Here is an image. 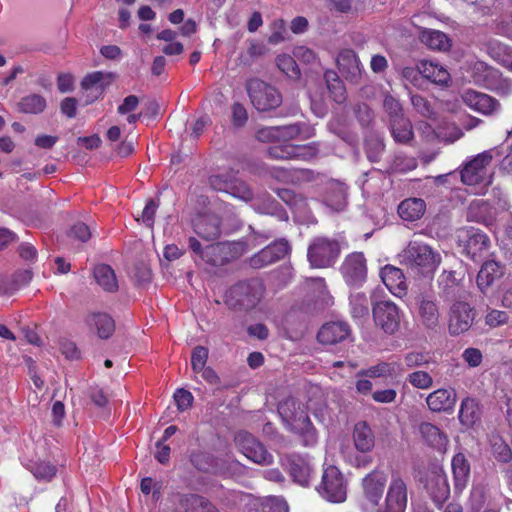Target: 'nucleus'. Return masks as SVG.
Returning <instances> with one entry per match:
<instances>
[{
    "label": "nucleus",
    "instance_id": "obj_47",
    "mask_svg": "<svg viewBox=\"0 0 512 512\" xmlns=\"http://www.w3.org/2000/svg\"><path fill=\"white\" fill-rule=\"evenodd\" d=\"M276 193L294 211L302 213L307 209V200L302 194L285 188L277 189Z\"/></svg>",
    "mask_w": 512,
    "mask_h": 512
},
{
    "label": "nucleus",
    "instance_id": "obj_19",
    "mask_svg": "<svg viewBox=\"0 0 512 512\" xmlns=\"http://www.w3.org/2000/svg\"><path fill=\"white\" fill-rule=\"evenodd\" d=\"M505 274V266L495 260L484 261L476 277V284L483 295H487L496 281Z\"/></svg>",
    "mask_w": 512,
    "mask_h": 512
},
{
    "label": "nucleus",
    "instance_id": "obj_12",
    "mask_svg": "<svg viewBox=\"0 0 512 512\" xmlns=\"http://www.w3.org/2000/svg\"><path fill=\"white\" fill-rule=\"evenodd\" d=\"M235 443L239 450L251 461L261 465H269L273 462L272 454L251 433L239 431L235 435Z\"/></svg>",
    "mask_w": 512,
    "mask_h": 512
},
{
    "label": "nucleus",
    "instance_id": "obj_62",
    "mask_svg": "<svg viewBox=\"0 0 512 512\" xmlns=\"http://www.w3.org/2000/svg\"><path fill=\"white\" fill-rule=\"evenodd\" d=\"M488 204L482 200L473 201L468 208L467 217L470 220L484 222L485 216L482 213L487 212Z\"/></svg>",
    "mask_w": 512,
    "mask_h": 512
},
{
    "label": "nucleus",
    "instance_id": "obj_43",
    "mask_svg": "<svg viewBox=\"0 0 512 512\" xmlns=\"http://www.w3.org/2000/svg\"><path fill=\"white\" fill-rule=\"evenodd\" d=\"M489 443L491 452L498 462L508 464L512 461V450L501 435L492 433L489 437Z\"/></svg>",
    "mask_w": 512,
    "mask_h": 512
},
{
    "label": "nucleus",
    "instance_id": "obj_61",
    "mask_svg": "<svg viewBox=\"0 0 512 512\" xmlns=\"http://www.w3.org/2000/svg\"><path fill=\"white\" fill-rule=\"evenodd\" d=\"M68 236L71 239L80 241V242H87L91 236L92 233L90 231V228L87 224L83 222H77L75 223L69 230Z\"/></svg>",
    "mask_w": 512,
    "mask_h": 512
},
{
    "label": "nucleus",
    "instance_id": "obj_48",
    "mask_svg": "<svg viewBox=\"0 0 512 512\" xmlns=\"http://www.w3.org/2000/svg\"><path fill=\"white\" fill-rule=\"evenodd\" d=\"M488 51L491 57L501 65L505 66L507 63H511L512 47L499 41H491L488 45Z\"/></svg>",
    "mask_w": 512,
    "mask_h": 512
},
{
    "label": "nucleus",
    "instance_id": "obj_34",
    "mask_svg": "<svg viewBox=\"0 0 512 512\" xmlns=\"http://www.w3.org/2000/svg\"><path fill=\"white\" fill-rule=\"evenodd\" d=\"M289 473L293 480L302 486L309 485L311 467L309 463L300 456L293 455L288 459Z\"/></svg>",
    "mask_w": 512,
    "mask_h": 512
},
{
    "label": "nucleus",
    "instance_id": "obj_40",
    "mask_svg": "<svg viewBox=\"0 0 512 512\" xmlns=\"http://www.w3.org/2000/svg\"><path fill=\"white\" fill-rule=\"evenodd\" d=\"M458 417L463 426L466 428L473 427L481 417L478 403L472 398H465L461 403Z\"/></svg>",
    "mask_w": 512,
    "mask_h": 512
},
{
    "label": "nucleus",
    "instance_id": "obj_22",
    "mask_svg": "<svg viewBox=\"0 0 512 512\" xmlns=\"http://www.w3.org/2000/svg\"><path fill=\"white\" fill-rule=\"evenodd\" d=\"M193 227L195 233L206 241L217 240L221 235V219L215 214L198 215Z\"/></svg>",
    "mask_w": 512,
    "mask_h": 512
},
{
    "label": "nucleus",
    "instance_id": "obj_42",
    "mask_svg": "<svg viewBox=\"0 0 512 512\" xmlns=\"http://www.w3.org/2000/svg\"><path fill=\"white\" fill-rule=\"evenodd\" d=\"M420 40L433 50L447 51L451 47L449 37L438 30H424L420 35Z\"/></svg>",
    "mask_w": 512,
    "mask_h": 512
},
{
    "label": "nucleus",
    "instance_id": "obj_38",
    "mask_svg": "<svg viewBox=\"0 0 512 512\" xmlns=\"http://www.w3.org/2000/svg\"><path fill=\"white\" fill-rule=\"evenodd\" d=\"M452 471L455 481V489L462 490L470 476V464L464 454L458 453L452 459Z\"/></svg>",
    "mask_w": 512,
    "mask_h": 512
},
{
    "label": "nucleus",
    "instance_id": "obj_56",
    "mask_svg": "<svg viewBox=\"0 0 512 512\" xmlns=\"http://www.w3.org/2000/svg\"><path fill=\"white\" fill-rule=\"evenodd\" d=\"M402 79L412 84L415 87H420L424 81V74L422 73V62L416 66H407L401 70Z\"/></svg>",
    "mask_w": 512,
    "mask_h": 512
},
{
    "label": "nucleus",
    "instance_id": "obj_21",
    "mask_svg": "<svg viewBox=\"0 0 512 512\" xmlns=\"http://www.w3.org/2000/svg\"><path fill=\"white\" fill-rule=\"evenodd\" d=\"M337 65L344 77L352 82L359 83L362 77L363 67L356 53L352 49L342 50L337 57Z\"/></svg>",
    "mask_w": 512,
    "mask_h": 512
},
{
    "label": "nucleus",
    "instance_id": "obj_45",
    "mask_svg": "<svg viewBox=\"0 0 512 512\" xmlns=\"http://www.w3.org/2000/svg\"><path fill=\"white\" fill-rule=\"evenodd\" d=\"M385 144L383 136L377 132L370 131L365 136V151L371 162H378L384 151Z\"/></svg>",
    "mask_w": 512,
    "mask_h": 512
},
{
    "label": "nucleus",
    "instance_id": "obj_13",
    "mask_svg": "<svg viewBox=\"0 0 512 512\" xmlns=\"http://www.w3.org/2000/svg\"><path fill=\"white\" fill-rule=\"evenodd\" d=\"M347 285L359 288L367 278L366 258L362 252H353L347 255L340 268Z\"/></svg>",
    "mask_w": 512,
    "mask_h": 512
},
{
    "label": "nucleus",
    "instance_id": "obj_6",
    "mask_svg": "<svg viewBox=\"0 0 512 512\" xmlns=\"http://www.w3.org/2000/svg\"><path fill=\"white\" fill-rule=\"evenodd\" d=\"M477 315V310L471 303L464 300L453 301L447 312L449 334L459 336L469 332Z\"/></svg>",
    "mask_w": 512,
    "mask_h": 512
},
{
    "label": "nucleus",
    "instance_id": "obj_5",
    "mask_svg": "<svg viewBox=\"0 0 512 512\" xmlns=\"http://www.w3.org/2000/svg\"><path fill=\"white\" fill-rule=\"evenodd\" d=\"M245 87L252 105L258 111H271L282 104L281 93L259 78L248 79Z\"/></svg>",
    "mask_w": 512,
    "mask_h": 512
},
{
    "label": "nucleus",
    "instance_id": "obj_41",
    "mask_svg": "<svg viewBox=\"0 0 512 512\" xmlns=\"http://www.w3.org/2000/svg\"><path fill=\"white\" fill-rule=\"evenodd\" d=\"M422 73L424 79L441 86H447L451 80L447 69L434 62L422 61Z\"/></svg>",
    "mask_w": 512,
    "mask_h": 512
},
{
    "label": "nucleus",
    "instance_id": "obj_14",
    "mask_svg": "<svg viewBox=\"0 0 512 512\" xmlns=\"http://www.w3.org/2000/svg\"><path fill=\"white\" fill-rule=\"evenodd\" d=\"M493 150L484 151L466 162L461 170V181L466 185H477L485 182L487 167L493 159Z\"/></svg>",
    "mask_w": 512,
    "mask_h": 512
},
{
    "label": "nucleus",
    "instance_id": "obj_8",
    "mask_svg": "<svg viewBox=\"0 0 512 512\" xmlns=\"http://www.w3.org/2000/svg\"><path fill=\"white\" fill-rule=\"evenodd\" d=\"M208 183L213 190L226 192L245 202H249L253 199V192L250 187L239 179L237 172L232 169L210 175Z\"/></svg>",
    "mask_w": 512,
    "mask_h": 512
},
{
    "label": "nucleus",
    "instance_id": "obj_18",
    "mask_svg": "<svg viewBox=\"0 0 512 512\" xmlns=\"http://www.w3.org/2000/svg\"><path fill=\"white\" fill-rule=\"evenodd\" d=\"M416 301L419 321L426 329L435 330L439 326L441 316L437 300L422 294Z\"/></svg>",
    "mask_w": 512,
    "mask_h": 512
},
{
    "label": "nucleus",
    "instance_id": "obj_53",
    "mask_svg": "<svg viewBox=\"0 0 512 512\" xmlns=\"http://www.w3.org/2000/svg\"><path fill=\"white\" fill-rule=\"evenodd\" d=\"M411 104L413 108L419 113L422 117L425 118H434L435 110L432 104L423 96L419 94H411L410 96Z\"/></svg>",
    "mask_w": 512,
    "mask_h": 512
},
{
    "label": "nucleus",
    "instance_id": "obj_23",
    "mask_svg": "<svg viewBox=\"0 0 512 512\" xmlns=\"http://www.w3.org/2000/svg\"><path fill=\"white\" fill-rule=\"evenodd\" d=\"M426 487L435 505L438 508L442 507L450 495L447 476L442 471H433Z\"/></svg>",
    "mask_w": 512,
    "mask_h": 512
},
{
    "label": "nucleus",
    "instance_id": "obj_39",
    "mask_svg": "<svg viewBox=\"0 0 512 512\" xmlns=\"http://www.w3.org/2000/svg\"><path fill=\"white\" fill-rule=\"evenodd\" d=\"M390 131L395 142L409 144L414 139L412 123L407 117H402L389 123Z\"/></svg>",
    "mask_w": 512,
    "mask_h": 512
},
{
    "label": "nucleus",
    "instance_id": "obj_57",
    "mask_svg": "<svg viewBox=\"0 0 512 512\" xmlns=\"http://www.w3.org/2000/svg\"><path fill=\"white\" fill-rule=\"evenodd\" d=\"M278 68L285 73L289 78H298L300 76V70L295 60L288 55L278 56L276 59Z\"/></svg>",
    "mask_w": 512,
    "mask_h": 512
},
{
    "label": "nucleus",
    "instance_id": "obj_49",
    "mask_svg": "<svg viewBox=\"0 0 512 512\" xmlns=\"http://www.w3.org/2000/svg\"><path fill=\"white\" fill-rule=\"evenodd\" d=\"M383 109L389 117V123L405 117L400 101L391 94L384 95Z\"/></svg>",
    "mask_w": 512,
    "mask_h": 512
},
{
    "label": "nucleus",
    "instance_id": "obj_52",
    "mask_svg": "<svg viewBox=\"0 0 512 512\" xmlns=\"http://www.w3.org/2000/svg\"><path fill=\"white\" fill-rule=\"evenodd\" d=\"M431 362L433 360L429 353L411 351L404 355V364L409 369L427 367Z\"/></svg>",
    "mask_w": 512,
    "mask_h": 512
},
{
    "label": "nucleus",
    "instance_id": "obj_60",
    "mask_svg": "<svg viewBox=\"0 0 512 512\" xmlns=\"http://www.w3.org/2000/svg\"><path fill=\"white\" fill-rule=\"evenodd\" d=\"M277 127L279 130V140L287 141L302 134L307 126L304 123H293Z\"/></svg>",
    "mask_w": 512,
    "mask_h": 512
},
{
    "label": "nucleus",
    "instance_id": "obj_28",
    "mask_svg": "<svg viewBox=\"0 0 512 512\" xmlns=\"http://www.w3.org/2000/svg\"><path fill=\"white\" fill-rule=\"evenodd\" d=\"M426 403L433 412H448L456 404V393L453 390L437 389L428 395Z\"/></svg>",
    "mask_w": 512,
    "mask_h": 512
},
{
    "label": "nucleus",
    "instance_id": "obj_33",
    "mask_svg": "<svg viewBox=\"0 0 512 512\" xmlns=\"http://www.w3.org/2000/svg\"><path fill=\"white\" fill-rule=\"evenodd\" d=\"M353 440L356 449L360 452L367 453L373 449L375 438L367 422L361 421L354 426Z\"/></svg>",
    "mask_w": 512,
    "mask_h": 512
},
{
    "label": "nucleus",
    "instance_id": "obj_3",
    "mask_svg": "<svg viewBox=\"0 0 512 512\" xmlns=\"http://www.w3.org/2000/svg\"><path fill=\"white\" fill-rule=\"evenodd\" d=\"M264 290V285L258 278L240 281L226 291L224 302L229 309L248 311L257 306Z\"/></svg>",
    "mask_w": 512,
    "mask_h": 512
},
{
    "label": "nucleus",
    "instance_id": "obj_64",
    "mask_svg": "<svg viewBox=\"0 0 512 512\" xmlns=\"http://www.w3.org/2000/svg\"><path fill=\"white\" fill-rule=\"evenodd\" d=\"M354 112L357 120L363 127H368L374 120V112L367 104L356 105Z\"/></svg>",
    "mask_w": 512,
    "mask_h": 512
},
{
    "label": "nucleus",
    "instance_id": "obj_16",
    "mask_svg": "<svg viewBox=\"0 0 512 512\" xmlns=\"http://www.w3.org/2000/svg\"><path fill=\"white\" fill-rule=\"evenodd\" d=\"M316 146L312 144L308 145H293L290 143H284L280 145L270 146L267 149L268 155L272 159L277 160H289V159H301L309 160L317 154Z\"/></svg>",
    "mask_w": 512,
    "mask_h": 512
},
{
    "label": "nucleus",
    "instance_id": "obj_26",
    "mask_svg": "<svg viewBox=\"0 0 512 512\" xmlns=\"http://www.w3.org/2000/svg\"><path fill=\"white\" fill-rule=\"evenodd\" d=\"M85 322L91 330L96 331L101 339L110 338L115 331V321L107 313H90L87 315Z\"/></svg>",
    "mask_w": 512,
    "mask_h": 512
},
{
    "label": "nucleus",
    "instance_id": "obj_36",
    "mask_svg": "<svg viewBox=\"0 0 512 512\" xmlns=\"http://www.w3.org/2000/svg\"><path fill=\"white\" fill-rule=\"evenodd\" d=\"M94 279L106 292L113 293L118 290L116 275L111 266L99 264L93 270Z\"/></svg>",
    "mask_w": 512,
    "mask_h": 512
},
{
    "label": "nucleus",
    "instance_id": "obj_44",
    "mask_svg": "<svg viewBox=\"0 0 512 512\" xmlns=\"http://www.w3.org/2000/svg\"><path fill=\"white\" fill-rule=\"evenodd\" d=\"M324 79L333 100L337 103H343L346 100V89L339 75L333 70H327Z\"/></svg>",
    "mask_w": 512,
    "mask_h": 512
},
{
    "label": "nucleus",
    "instance_id": "obj_58",
    "mask_svg": "<svg viewBox=\"0 0 512 512\" xmlns=\"http://www.w3.org/2000/svg\"><path fill=\"white\" fill-rule=\"evenodd\" d=\"M263 512H289V507L284 498L270 496L262 502Z\"/></svg>",
    "mask_w": 512,
    "mask_h": 512
},
{
    "label": "nucleus",
    "instance_id": "obj_7",
    "mask_svg": "<svg viewBox=\"0 0 512 512\" xmlns=\"http://www.w3.org/2000/svg\"><path fill=\"white\" fill-rule=\"evenodd\" d=\"M458 245L461 253L474 262H480L489 254L490 238L479 229L470 227L458 235Z\"/></svg>",
    "mask_w": 512,
    "mask_h": 512
},
{
    "label": "nucleus",
    "instance_id": "obj_17",
    "mask_svg": "<svg viewBox=\"0 0 512 512\" xmlns=\"http://www.w3.org/2000/svg\"><path fill=\"white\" fill-rule=\"evenodd\" d=\"M461 99L469 108L483 115H492L500 109L497 99L475 90H465L461 94Z\"/></svg>",
    "mask_w": 512,
    "mask_h": 512
},
{
    "label": "nucleus",
    "instance_id": "obj_11",
    "mask_svg": "<svg viewBox=\"0 0 512 512\" xmlns=\"http://www.w3.org/2000/svg\"><path fill=\"white\" fill-rule=\"evenodd\" d=\"M375 324L386 334H394L400 327L401 311L391 300L377 301L372 306Z\"/></svg>",
    "mask_w": 512,
    "mask_h": 512
},
{
    "label": "nucleus",
    "instance_id": "obj_25",
    "mask_svg": "<svg viewBox=\"0 0 512 512\" xmlns=\"http://www.w3.org/2000/svg\"><path fill=\"white\" fill-rule=\"evenodd\" d=\"M380 276L385 286L394 295L401 297L406 294V279L400 268L392 265H386L381 269Z\"/></svg>",
    "mask_w": 512,
    "mask_h": 512
},
{
    "label": "nucleus",
    "instance_id": "obj_55",
    "mask_svg": "<svg viewBox=\"0 0 512 512\" xmlns=\"http://www.w3.org/2000/svg\"><path fill=\"white\" fill-rule=\"evenodd\" d=\"M251 201H253L254 209L263 214L273 215L279 209V203L269 195H264L263 199L253 197Z\"/></svg>",
    "mask_w": 512,
    "mask_h": 512
},
{
    "label": "nucleus",
    "instance_id": "obj_29",
    "mask_svg": "<svg viewBox=\"0 0 512 512\" xmlns=\"http://www.w3.org/2000/svg\"><path fill=\"white\" fill-rule=\"evenodd\" d=\"M178 503L184 512H219L207 498L198 494H177Z\"/></svg>",
    "mask_w": 512,
    "mask_h": 512
},
{
    "label": "nucleus",
    "instance_id": "obj_10",
    "mask_svg": "<svg viewBox=\"0 0 512 512\" xmlns=\"http://www.w3.org/2000/svg\"><path fill=\"white\" fill-rule=\"evenodd\" d=\"M473 81L494 91L498 95L508 96L512 93V82L507 78H503L501 73L484 63H476L473 68Z\"/></svg>",
    "mask_w": 512,
    "mask_h": 512
},
{
    "label": "nucleus",
    "instance_id": "obj_27",
    "mask_svg": "<svg viewBox=\"0 0 512 512\" xmlns=\"http://www.w3.org/2000/svg\"><path fill=\"white\" fill-rule=\"evenodd\" d=\"M439 296L443 301H458L461 293L460 281L454 271H443L438 278Z\"/></svg>",
    "mask_w": 512,
    "mask_h": 512
},
{
    "label": "nucleus",
    "instance_id": "obj_24",
    "mask_svg": "<svg viewBox=\"0 0 512 512\" xmlns=\"http://www.w3.org/2000/svg\"><path fill=\"white\" fill-rule=\"evenodd\" d=\"M115 75L111 72L95 71L87 74L81 81V87L83 90H93V97L86 100V104L92 103L98 97H100L104 89L109 86Z\"/></svg>",
    "mask_w": 512,
    "mask_h": 512
},
{
    "label": "nucleus",
    "instance_id": "obj_50",
    "mask_svg": "<svg viewBox=\"0 0 512 512\" xmlns=\"http://www.w3.org/2000/svg\"><path fill=\"white\" fill-rule=\"evenodd\" d=\"M29 469L37 479L45 481H50L57 472V468L53 464L46 461L33 462L29 466Z\"/></svg>",
    "mask_w": 512,
    "mask_h": 512
},
{
    "label": "nucleus",
    "instance_id": "obj_4",
    "mask_svg": "<svg viewBox=\"0 0 512 512\" xmlns=\"http://www.w3.org/2000/svg\"><path fill=\"white\" fill-rule=\"evenodd\" d=\"M346 246L343 239L316 237L308 247L307 257L312 267L328 268L336 263L341 249Z\"/></svg>",
    "mask_w": 512,
    "mask_h": 512
},
{
    "label": "nucleus",
    "instance_id": "obj_1",
    "mask_svg": "<svg viewBox=\"0 0 512 512\" xmlns=\"http://www.w3.org/2000/svg\"><path fill=\"white\" fill-rule=\"evenodd\" d=\"M386 483L387 476L383 471L373 470L367 474L362 480L365 499L378 506L376 512H405L408 502L406 480L398 472H393L384 502L380 504Z\"/></svg>",
    "mask_w": 512,
    "mask_h": 512
},
{
    "label": "nucleus",
    "instance_id": "obj_2",
    "mask_svg": "<svg viewBox=\"0 0 512 512\" xmlns=\"http://www.w3.org/2000/svg\"><path fill=\"white\" fill-rule=\"evenodd\" d=\"M401 263L425 277L434 274L441 263V255L430 245L412 240L401 253Z\"/></svg>",
    "mask_w": 512,
    "mask_h": 512
},
{
    "label": "nucleus",
    "instance_id": "obj_31",
    "mask_svg": "<svg viewBox=\"0 0 512 512\" xmlns=\"http://www.w3.org/2000/svg\"><path fill=\"white\" fill-rule=\"evenodd\" d=\"M231 258V244L228 242H217L205 246L202 260L213 266H222Z\"/></svg>",
    "mask_w": 512,
    "mask_h": 512
},
{
    "label": "nucleus",
    "instance_id": "obj_15",
    "mask_svg": "<svg viewBox=\"0 0 512 512\" xmlns=\"http://www.w3.org/2000/svg\"><path fill=\"white\" fill-rule=\"evenodd\" d=\"M289 251L290 245L287 240L274 241L250 258V266L254 269H260L283 259Z\"/></svg>",
    "mask_w": 512,
    "mask_h": 512
},
{
    "label": "nucleus",
    "instance_id": "obj_37",
    "mask_svg": "<svg viewBox=\"0 0 512 512\" xmlns=\"http://www.w3.org/2000/svg\"><path fill=\"white\" fill-rule=\"evenodd\" d=\"M346 187L340 183H332L326 192L325 204L333 211H342L347 205Z\"/></svg>",
    "mask_w": 512,
    "mask_h": 512
},
{
    "label": "nucleus",
    "instance_id": "obj_35",
    "mask_svg": "<svg viewBox=\"0 0 512 512\" xmlns=\"http://www.w3.org/2000/svg\"><path fill=\"white\" fill-rule=\"evenodd\" d=\"M419 432L429 446L438 450L444 448L448 442L447 436L432 423L422 422L419 425Z\"/></svg>",
    "mask_w": 512,
    "mask_h": 512
},
{
    "label": "nucleus",
    "instance_id": "obj_46",
    "mask_svg": "<svg viewBox=\"0 0 512 512\" xmlns=\"http://www.w3.org/2000/svg\"><path fill=\"white\" fill-rule=\"evenodd\" d=\"M18 109L25 114H40L46 106V99L40 94H29L21 98L18 102Z\"/></svg>",
    "mask_w": 512,
    "mask_h": 512
},
{
    "label": "nucleus",
    "instance_id": "obj_54",
    "mask_svg": "<svg viewBox=\"0 0 512 512\" xmlns=\"http://www.w3.org/2000/svg\"><path fill=\"white\" fill-rule=\"evenodd\" d=\"M407 381L417 389L427 390L433 386L432 376L424 370H417L408 374Z\"/></svg>",
    "mask_w": 512,
    "mask_h": 512
},
{
    "label": "nucleus",
    "instance_id": "obj_30",
    "mask_svg": "<svg viewBox=\"0 0 512 512\" xmlns=\"http://www.w3.org/2000/svg\"><path fill=\"white\" fill-rule=\"evenodd\" d=\"M270 175L277 181L283 183L299 184L303 181H309L312 178L313 172L309 169H296L284 167H272Z\"/></svg>",
    "mask_w": 512,
    "mask_h": 512
},
{
    "label": "nucleus",
    "instance_id": "obj_51",
    "mask_svg": "<svg viewBox=\"0 0 512 512\" xmlns=\"http://www.w3.org/2000/svg\"><path fill=\"white\" fill-rule=\"evenodd\" d=\"M351 313L354 318L368 315V298L364 293H355L350 296Z\"/></svg>",
    "mask_w": 512,
    "mask_h": 512
},
{
    "label": "nucleus",
    "instance_id": "obj_20",
    "mask_svg": "<svg viewBox=\"0 0 512 512\" xmlns=\"http://www.w3.org/2000/svg\"><path fill=\"white\" fill-rule=\"evenodd\" d=\"M351 335L350 326L343 321L324 324L317 334V339L324 345H336L347 340Z\"/></svg>",
    "mask_w": 512,
    "mask_h": 512
},
{
    "label": "nucleus",
    "instance_id": "obj_63",
    "mask_svg": "<svg viewBox=\"0 0 512 512\" xmlns=\"http://www.w3.org/2000/svg\"><path fill=\"white\" fill-rule=\"evenodd\" d=\"M192 465L199 471L206 472L212 466V458L210 454L205 452H193L190 457Z\"/></svg>",
    "mask_w": 512,
    "mask_h": 512
},
{
    "label": "nucleus",
    "instance_id": "obj_9",
    "mask_svg": "<svg viewBox=\"0 0 512 512\" xmlns=\"http://www.w3.org/2000/svg\"><path fill=\"white\" fill-rule=\"evenodd\" d=\"M317 491L324 499L332 503H341L346 500L347 484L337 467L328 466L324 469Z\"/></svg>",
    "mask_w": 512,
    "mask_h": 512
},
{
    "label": "nucleus",
    "instance_id": "obj_32",
    "mask_svg": "<svg viewBox=\"0 0 512 512\" xmlns=\"http://www.w3.org/2000/svg\"><path fill=\"white\" fill-rule=\"evenodd\" d=\"M426 203L421 198H408L398 206L399 216L405 220L414 222L419 220L425 213Z\"/></svg>",
    "mask_w": 512,
    "mask_h": 512
},
{
    "label": "nucleus",
    "instance_id": "obj_59",
    "mask_svg": "<svg viewBox=\"0 0 512 512\" xmlns=\"http://www.w3.org/2000/svg\"><path fill=\"white\" fill-rule=\"evenodd\" d=\"M208 359V349L204 346H196L191 355V366L194 372H201Z\"/></svg>",
    "mask_w": 512,
    "mask_h": 512
}]
</instances>
